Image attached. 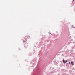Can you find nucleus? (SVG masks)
<instances>
[{"label":"nucleus","mask_w":75,"mask_h":75,"mask_svg":"<svg viewBox=\"0 0 75 75\" xmlns=\"http://www.w3.org/2000/svg\"><path fill=\"white\" fill-rule=\"evenodd\" d=\"M69 72H70V73L71 74V72H72V70H70L69 71Z\"/></svg>","instance_id":"obj_3"},{"label":"nucleus","mask_w":75,"mask_h":75,"mask_svg":"<svg viewBox=\"0 0 75 75\" xmlns=\"http://www.w3.org/2000/svg\"><path fill=\"white\" fill-rule=\"evenodd\" d=\"M28 37V38H29V36H26L25 37V38H26V37Z\"/></svg>","instance_id":"obj_5"},{"label":"nucleus","mask_w":75,"mask_h":75,"mask_svg":"<svg viewBox=\"0 0 75 75\" xmlns=\"http://www.w3.org/2000/svg\"><path fill=\"white\" fill-rule=\"evenodd\" d=\"M69 63L70 64H71V62H69Z\"/></svg>","instance_id":"obj_6"},{"label":"nucleus","mask_w":75,"mask_h":75,"mask_svg":"<svg viewBox=\"0 0 75 75\" xmlns=\"http://www.w3.org/2000/svg\"><path fill=\"white\" fill-rule=\"evenodd\" d=\"M63 55H63V54H62V56H63Z\"/></svg>","instance_id":"obj_7"},{"label":"nucleus","mask_w":75,"mask_h":75,"mask_svg":"<svg viewBox=\"0 0 75 75\" xmlns=\"http://www.w3.org/2000/svg\"><path fill=\"white\" fill-rule=\"evenodd\" d=\"M71 65H74V62H71Z\"/></svg>","instance_id":"obj_2"},{"label":"nucleus","mask_w":75,"mask_h":75,"mask_svg":"<svg viewBox=\"0 0 75 75\" xmlns=\"http://www.w3.org/2000/svg\"><path fill=\"white\" fill-rule=\"evenodd\" d=\"M47 53H48V52H47V53H46V54H47Z\"/></svg>","instance_id":"obj_8"},{"label":"nucleus","mask_w":75,"mask_h":75,"mask_svg":"<svg viewBox=\"0 0 75 75\" xmlns=\"http://www.w3.org/2000/svg\"><path fill=\"white\" fill-rule=\"evenodd\" d=\"M32 67H33V66H32Z\"/></svg>","instance_id":"obj_9"},{"label":"nucleus","mask_w":75,"mask_h":75,"mask_svg":"<svg viewBox=\"0 0 75 75\" xmlns=\"http://www.w3.org/2000/svg\"><path fill=\"white\" fill-rule=\"evenodd\" d=\"M56 65H58V63H57V62H55V63H54V64H56Z\"/></svg>","instance_id":"obj_4"},{"label":"nucleus","mask_w":75,"mask_h":75,"mask_svg":"<svg viewBox=\"0 0 75 75\" xmlns=\"http://www.w3.org/2000/svg\"><path fill=\"white\" fill-rule=\"evenodd\" d=\"M63 62L64 64H65V63H67V60H66L65 62V60L64 59H63Z\"/></svg>","instance_id":"obj_1"}]
</instances>
